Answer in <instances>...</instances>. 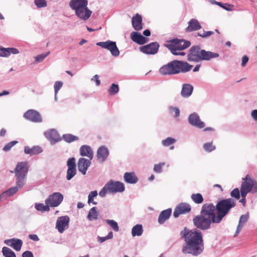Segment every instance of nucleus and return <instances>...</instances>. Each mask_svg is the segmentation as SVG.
<instances>
[{"label":"nucleus","mask_w":257,"mask_h":257,"mask_svg":"<svg viewBox=\"0 0 257 257\" xmlns=\"http://www.w3.org/2000/svg\"><path fill=\"white\" fill-rule=\"evenodd\" d=\"M180 235L185 242L182 248L183 253L198 256L203 252L204 242L200 231L189 230L185 227L181 231Z\"/></svg>","instance_id":"1"},{"label":"nucleus","mask_w":257,"mask_h":257,"mask_svg":"<svg viewBox=\"0 0 257 257\" xmlns=\"http://www.w3.org/2000/svg\"><path fill=\"white\" fill-rule=\"evenodd\" d=\"M193 65L188 62L174 60L162 66L159 69V73L163 75H171L180 73H186L190 71Z\"/></svg>","instance_id":"2"},{"label":"nucleus","mask_w":257,"mask_h":257,"mask_svg":"<svg viewBox=\"0 0 257 257\" xmlns=\"http://www.w3.org/2000/svg\"><path fill=\"white\" fill-rule=\"evenodd\" d=\"M87 5L88 0H71L69 3V6L75 11L76 16L83 21L87 20L92 14Z\"/></svg>","instance_id":"3"},{"label":"nucleus","mask_w":257,"mask_h":257,"mask_svg":"<svg viewBox=\"0 0 257 257\" xmlns=\"http://www.w3.org/2000/svg\"><path fill=\"white\" fill-rule=\"evenodd\" d=\"M27 161L20 162L17 163L15 169L16 177V186L19 188H22L26 183V178L28 173L29 168Z\"/></svg>","instance_id":"4"},{"label":"nucleus","mask_w":257,"mask_h":257,"mask_svg":"<svg viewBox=\"0 0 257 257\" xmlns=\"http://www.w3.org/2000/svg\"><path fill=\"white\" fill-rule=\"evenodd\" d=\"M216 206L217 213L221 221L230 209L236 206V201L231 198L224 199L218 201Z\"/></svg>","instance_id":"5"},{"label":"nucleus","mask_w":257,"mask_h":257,"mask_svg":"<svg viewBox=\"0 0 257 257\" xmlns=\"http://www.w3.org/2000/svg\"><path fill=\"white\" fill-rule=\"evenodd\" d=\"M200 214L210 219L213 223H219L221 222L216 211V206L212 203L204 204L201 207Z\"/></svg>","instance_id":"6"},{"label":"nucleus","mask_w":257,"mask_h":257,"mask_svg":"<svg viewBox=\"0 0 257 257\" xmlns=\"http://www.w3.org/2000/svg\"><path fill=\"white\" fill-rule=\"evenodd\" d=\"M194 226L197 229L202 230H206L210 228L213 222L208 218L206 217L201 214L195 216L193 218Z\"/></svg>","instance_id":"7"},{"label":"nucleus","mask_w":257,"mask_h":257,"mask_svg":"<svg viewBox=\"0 0 257 257\" xmlns=\"http://www.w3.org/2000/svg\"><path fill=\"white\" fill-rule=\"evenodd\" d=\"M96 45L109 50L111 55L113 57H117L120 54L119 50L116 46L115 42L107 40L105 42H97Z\"/></svg>","instance_id":"8"},{"label":"nucleus","mask_w":257,"mask_h":257,"mask_svg":"<svg viewBox=\"0 0 257 257\" xmlns=\"http://www.w3.org/2000/svg\"><path fill=\"white\" fill-rule=\"evenodd\" d=\"M243 180L240 187L242 189L248 192L255 193L257 192V182L254 179L246 175L245 178H243Z\"/></svg>","instance_id":"9"},{"label":"nucleus","mask_w":257,"mask_h":257,"mask_svg":"<svg viewBox=\"0 0 257 257\" xmlns=\"http://www.w3.org/2000/svg\"><path fill=\"white\" fill-rule=\"evenodd\" d=\"M63 200V195L60 192H54L50 195L45 200V203L50 206L55 207L58 206Z\"/></svg>","instance_id":"10"},{"label":"nucleus","mask_w":257,"mask_h":257,"mask_svg":"<svg viewBox=\"0 0 257 257\" xmlns=\"http://www.w3.org/2000/svg\"><path fill=\"white\" fill-rule=\"evenodd\" d=\"M106 184L108 188V192L110 193H121L125 189L124 184L119 181L110 180Z\"/></svg>","instance_id":"11"},{"label":"nucleus","mask_w":257,"mask_h":257,"mask_svg":"<svg viewBox=\"0 0 257 257\" xmlns=\"http://www.w3.org/2000/svg\"><path fill=\"white\" fill-rule=\"evenodd\" d=\"M68 169L66 173V179L69 181L71 180L76 174V164L75 158L72 157L68 159L67 162Z\"/></svg>","instance_id":"12"},{"label":"nucleus","mask_w":257,"mask_h":257,"mask_svg":"<svg viewBox=\"0 0 257 257\" xmlns=\"http://www.w3.org/2000/svg\"><path fill=\"white\" fill-rule=\"evenodd\" d=\"M69 221V217L67 215L60 216L58 218L56 221V228L60 233H63L64 230L68 228Z\"/></svg>","instance_id":"13"},{"label":"nucleus","mask_w":257,"mask_h":257,"mask_svg":"<svg viewBox=\"0 0 257 257\" xmlns=\"http://www.w3.org/2000/svg\"><path fill=\"white\" fill-rule=\"evenodd\" d=\"M159 47V44L157 42H155L141 47L140 50L145 54L154 55L157 53Z\"/></svg>","instance_id":"14"},{"label":"nucleus","mask_w":257,"mask_h":257,"mask_svg":"<svg viewBox=\"0 0 257 257\" xmlns=\"http://www.w3.org/2000/svg\"><path fill=\"white\" fill-rule=\"evenodd\" d=\"M201 49L199 46H192L189 51L187 55V60L189 61H200V53Z\"/></svg>","instance_id":"15"},{"label":"nucleus","mask_w":257,"mask_h":257,"mask_svg":"<svg viewBox=\"0 0 257 257\" xmlns=\"http://www.w3.org/2000/svg\"><path fill=\"white\" fill-rule=\"evenodd\" d=\"M24 117L33 122H41L42 118L39 112L34 109L27 110L24 114Z\"/></svg>","instance_id":"16"},{"label":"nucleus","mask_w":257,"mask_h":257,"mask_svg":"<svg viewBox=\"0 0 257 257\" xmlns=\"http://www.w3.org/2000/svg\"><path fill=\"white\" fill-rule=\"evenodd\" d=\"M188 120L190 124L197 128H203L205 126L204 123L200 120L199 116L196 112L190 114Z\"/></svg>","instance_id":"17"},{"label":"nucleus","mask_w":257,"mask_h":257,"mask_svg":"<svg viewBox=\"0 0 257 257\" xmlns=\"http://www.w3.org/2000/svg\"><path fill=\"white\" fill-rule=\"evenodd\" d=\"M44 136L51 145H54L61 140L57 131L55 129H51L45 132Z\"/></svg>","instance_id":"18"},{"label":"nucleus","mask_w":257,"mask_h":257,"mask_svg":"<svg viewBox=\"0 0 257 257\" xmlns=\"http://www.w3.org/2000/svg\"><path fill=\"white\" fill-rule=\"evenodd\" d=\"M109 154V150L105 146H100L97 149L96 153V157L98 161L100 163H103L106 160Z\"/></svg>","instance_id":"19"},{"label":"nucleus","mask_w":257,"mask_h":257,"mask_svg":"<svg viewBox=\"0 0 257 257\" xmlns=\"http://www.w3.org/2000/svg\"><path fill=\"white\" fill-rule=\"evenodd\" d=\"M91 160L84 158H80L78 161V169L83 175H85L88 167L91 165Z\"/></svg>","instance_id":"20"},{"label":"nucleus","mask_w":257,"mask_h":257,"mask_svg":"<svg viewBox=\"0 0 257 257\" xmlns=\"http://www.w3.org/2000/svg\"><path fill=\"white\" fill-rule=\"evenodd\" d=\"M5 243L11 246L17 251H20L23 244V241L20 239L12 238L5 240Z\"/></svg>","instance_id":"21"},{"label":"nucleus","mask_w":257,"mask_h":257,"mask_svg":"<svg viewBox=\"0 0 257 257\" xmlns=\"http://www.w3.org/2000/svg\"><path fill=\"white\" fill-rule=\"evenodd\" d=\"M172 209L171 208L164 210L160 213L158 221L159 224H164L165 221L168 220L172 213Z\"/></svg>","instance_id":"22"},{"label":"nucleus","mask_w":257,"mask_h":257,"mask_svg":"<svg viewBox=\"0 0 257 257\" xmlns=\"http://www.w3.org/2000/svg\"><path fill=\"white\" fill-rule=\"evenodd\" d=\"M132 40L139 45H143L147 42V39L138 32H133L131 34Z\"/></svg>","instance_id":"23"},{"label":"nucleus","mask_w":257,"mask_h":257,"mask_svg":"<svg viewBox=\"0 0 257 257\" xmlns=\"http://www.w3.org/2000/svg\"><path fill=\"white\" fill-rule=\"evenodd\" d=\"M200 52V61H208L212 58L218 57L219 56V54L217 53H214L211 51H207L203 49H202Z\"/></svg>","instance_id":"24"},{"label":"nucleus","mask_w":257,"mask_h":257,"mask_svg":"<svg viewBox=\"0 0 257 257\" xmlns=\"http://www.w3.org/2000/svg\"><path fill=\"white\" fill-rule=\"evenodd\" d=\"M201 26L199 21L195 19H191L188 22V26L186 28V32H191L200 30Z\"/></svg>","instance_id":"25"},{"label":"nucleus","mask_w":257,"mask_h":257,"mask_svg":"<svg viewBox=\"0 0 257 257\" xmlns=\"http://www.w3.org/2000/svg\"><path fill=\"white\" fill-rule=\"evenodd\" d=\"M18 53H19V51L17 48H4L0 46V57H8L11 54H17Z\"/></svg>","instance_id":"26"},{"label":"nucleus","mask_w":257,"mask_h":257,"mask_svg":"<svg viewBox=\"0 0 257 257\" xmlns=\"http://www.w3.org/2000/svg\"><path fill=\"white\" fill-rule=\"evenodd\" d=\"M193 86L190 84H183L181 91V95L184 98H188L192 94Z\"/></svg>","instance_id":"27"},{"label":"nucleus","mask_w":257,"mask_h":257,"mask_svg":"<svg viewBox=\"0 0 257 257\" xmlns=\"http://www.w3.org/2000/svg\"><path fill=\"white\" fill-rule=\"evenodd\" d=\"M132 25L135 30L140 31L143 29L142 17L139 14H136L132 18Z\"/></svg>","instance_id":"28"},{"label":"nucleus","mask_w":257,"mask_h":257,"mask_svg":"<svg viewBox=\"0 0 257 257\" xmlns=\"http://www.w3.org/2000/svg\"><path fill=\"white\" fill-rule=\"evenodd\" d=\"M249 218V214L247 213L245 214L241 215L240 216L239 222L236 228V231L234 234V236H236L240 232L244 224L248 221Z\"/></svg>","instance_id":"29"},{"label":"nucleus","mask_w":257,"mask_h":257,"mask_svg":"<svg viewBox=\"0 0 257 257\" xmlns=\"http://www.w3.org/2000/svg\"><path fill=\"white\" fill-rule=\"evenodd\" d=\"M80 154L81 156L87 157L90 160L93 157V152L91 147L87 145H83L80 148Z\"/></svg>","instance_id":"30"},{"label":"nucleus","mask_w":257,"mask_h":257,"mask_svg":"<svg viewBox=\"0 0 257 257\" xmlns=\"http://www.w3.org/2000/svg\"><path fill=\"white\" fill-rule=\"evenodd\" d=\"M42 148L39 146H33L32 148H30L29 146H25L24 148L25 154H28L30 156L38 155L42 153Z\"/></svg>","instance_id":"31"},{"label":"nucleus","mask_w":257,"mask_h":257,"mask_svg":"<svg viewBox=\"0 0 257 257\" xmlns=\"http://www.w3.org/2000/svg\"><path fill=\"white\" fill-rule=\"evenodd\" d=\"M175 40L177 51L183 50L188 48L191 45V43L189 41L184 39H178L177 38H175Z\"/></svg>","instance_id":"32"},{"label":"nucleus","mask_w":257,"mask_h":257,"mask_svg":"<svg viewBox=\"0 0 257 257\" xmlns=\"http://www.w3.org/2000/svg\"><path fill=\"white\" fill-rule=\"evenodd\" d=\"M124 181L129 184H135L138 181V178L133 172H126L124 174Z\"/></svg>","instance_id":"33"},{"label":"nucleus","mask_w":257,"mask_h":257,"mask_svg":"<svg viewBox=\"0 0 257 257\" xmlns=\"http://www.w3.org/2000/svg\"><path fill=\"white\" fill-rule=\"evenodd\" d=\"M143 233V228L142 224H136L132 229V235L133 237L141 236Z\"/></svg>","instance_id":"34"},{"label":"nucleus","mask_w":257,"mask_h":257,"mask_svg":"<svg viewBox=\"0 0 257 257\" xmlns=\"http://www.w3.org/2000/svg\"><path fill=\"white\" fill-rule=\"evenodd\" d=\"M175 39H173L168 41L167 44H164L165 47L167 48L173 55L175 54L177 51L176 44H175Z\"/></svg>","instance_id":"35"},{"label":"nucleus","mask_w":257,"mask_h":257,"mask_svg":"<svg viewBox=\"0 0 257 257\" xmlns=\"http://www.w3.org/2000/svg\"><path fill=\"white\" fill-rule=\"evenodd\" d=\"M98 213L96 210V208L93 207L89 211L87 218L90 221L96 220L98 219Z\"/></svg>","instance_id":"36"},{"label":"nucleus","mask_w":257,"mask_h":257,"mask_svg":"<svg viewBox=\"0 0 257 257\" xmlns=\"http://www.w3.org/2000/svg\"><path fill=\"white\" fill-rule=\"evenodd\" d=\"M177 207L182 214L187 213L189 212L191 209V206L189 204L186 203H181Z\"/></svg>","instance_id":"37"},{"label":"nucleus","mask_w":257,"mask_h":257,"mask_svg":"<svg viewBox=\"0 0 257 257\" xmlns=\"http://www.w3.org/2000/svg\"><path fill=\"white\" fill-rule=\"evenodd\" d=\"M2 253L5 257H16L14 251L10 248L6 246L3 247Z\"/></svg>","instance_id":"38"},{"label":"nucleus","mask_w":257,"mask_h":257,"mask_svg":"<svg viewBox=\"0 0 257 257\" xmlns=\"http://www.w3.org/2000/svg\"><path fill=\"white\" fill-rule=\"evenodd\" d=\"M105 221L111 227L112 229L115 232L119 231V226L116 221L112 219H105Z\"/></svg>","instance_id":"39"},{"label":"nucleus","mask_w":257,"mask_h":257,"mask_svg":"<svg viewBox=\"0 0 257 257\" xmlns=\"http://www.w3.org/2000/svg\"><path fill=\"white\" fill-rule=\"evenodd\" d=\"M192 200L196 204H201L203 201V197L200 193L192 194L191 196Z\"/></svg>","instance_id":"40"},{"label":"nucleus","mask_w":257,"mask_h":257,"mask_svg":"<svg viewBox=\"0 0 257 257\" xmlns=\"http://www.w3.org/2000/svg\"><path fill=\"white\" fill-rule=\"evenodd\" d=\"M62 139L67 143H71L78 140V138L72 134H64L62 136Z\"/></svg>","instance_id":"41"},{"label":"nucleus","mask_w":257,"mask_h":257,"mask_svg":"<svg viewBox=\"0 0 257 257\" xmlns=\"http://www.w3.org/2000/svg\"><path fill=\"white\" fill-rule=\"evenodd\" d=\"M18 191V187H11L9 189H7L5 191H4L1 195L4 196L6 195L7 196H11L16 193Z\"/></svg>","instance_id":"42"},{"label":"nucleus","mask_w":257,"mask_h":257,"mask_svg":"<svg viewBox=\"0 0 257 257\" xmlns=\"http://www.w3.org/2000/svg\"><path fill=\"white\" fill-rule=\"evenodd\" d=\"M49 205H44L43 203H36L35 208L42 212L49 211L50 210Z\"/></svg>","instance_id":"43"},{"label":"nucleus","mask_w":257,"mask_h":257,"mask_svg":"<svg viewBox=\"0 0 257 257\" xmlns=\"http://www.w3.org/2000/svg\"><path fill=\"white\" fill-rule=\"evenodd\" d=\"M175 139L168 137L162 142V145L165 147H168L175 142Z\"/></svg>","instance_id":"44"},{"label":"nucleus","mask_w":257,"mask_h":257,"mask_svg":"<svg viewBox=\"0 0 257 257\" xmlns=\"http://www.w3.org/2000/svg\"><path fill=\"white\" fill-rule=\"evenodd\" d=\"M113 232L111 231H110L108 232V234L105 236L100 237L98 236V240L99 242L102 243L107 239H112L113 238Z\"/></svg>","instance_id":"45"},{"label":"nucleus","mask_w":257,"mask_h":257,"mask_svg":"<svg viewBox=\"0 0 257 257\" xmlns=\"http://www.w3.org/2000/svg\"><path fill=\"white\" fill-rule=\"evenodd\" d=\"M18 143L17 141H13L7 143L3 148V150L5 152L9 151L11 148Z\"/></svg>","instance_id":"46"},{"label":"nucleus","mask_w":257,"mask_h":257,"mask_svg":"<svg viewBox=\"0 0 257 257\" xmlns=\"http://www.w3.org/2000/svg\"><path fill=\"white\" fill-rule=\"evenodd\" d=\"M119 91L118 85L113 83L108 89V92L110 95H113L117 93Z\"/></svg>","instance_id":"47"},{"label":"nucleus","mask_w":257,"mask_h":257,"mask_svg":"<svg viewBox=\"0 0 257 257\" xmlns=\"http://www.w3.org/2000/svg\"><path fill=\"white\" fill-rule=\"evenodd\" d=\"M231 198H233L235 199H239L240 198V191L238 188H236L232 190L230 193Z\"/></svg>","instance_id":"48"},{"label":"nucleus","mask_w":257,"mask_h":257,"mask_svg":"<svg viewBox=\"0 0 257 257\" xmlns=\"http://www.w3.org/2000/svg\"><path fill=\"white\" fill-rule=\"evenodd\" d=\"M203 149L208 152H210L215 149V146L212 143H207L203 145Z\"/></svg>","instance_id":"49"},{"label":"nucleus","mask_w":257,"mask_h":257,"mask_svg":"<svg viewBox=\"0 0 257 257\" xmlns=\"http://www.w3.org/2000/svg\"><path fill=\"white\" fill-rule=\"evenodd\" d=\"M34 4L38 8H42L47 6L46 0H34Z\"/></svg>","instance_id":"50"},{"label":"nucleus","mask_w":257,"mask_h":257,"mask_svg":"<svg viewBox=\"0 0 257 257\" xmlns=\"http://www.w3.org/2000/svg\"><path fill=\"white\" fill-rule=\"evenodd\" d=\"M63 83L61 81H56L54 87V92L56 94H57L58 93L59 90L61 89V88L62 87Z\"/></svg>","instance_id":"51"},{"label":"nucleus","mask_w":257,"mask_h":257,"mask_svg":"<svg viewBox=\"0 0 257 257\" xmlns=\"http://www.w3.org/2000/svg\"><path fill=\"white\" fill-rule=\"evenodd\" d=\"M165 165L164 163H160L158 164H155L154 167V171L156 173H160L162 172V167Z\"/></svg>","instance_id":"52"},{"label":"nucleus","mask_w":257,"mask_h":257,"mask_svg":"<svg viewBox=\"0 0 257 257\" xmlns=\"http://www.w3.org/2000/svg\"><path fill=\"white\" fill-rule=\"evenodd\" d=\"M49 52L45 54H40L35 57V61L37 62H42L44 59L49 55Z\"/></svg>","instance_id":"53"},{"label":"nucleus","mask_w":257,"mask_h":257,"mask_svg":"<svg viewBox=\"0 0 257 257\" xmlns=\"http://www.w3.org/2000/svg\"><path fill=\"white\" fill-rule=\"evenodd\" d=\"M214 34L213 31H203V33L202 34L200 33H197V36L202 37V38H206L208 36H211Z\"/></svg>","instance_id":"54"},{"label":"nucleus","mask_w":257,"mask_h":257,"mask_svg":"<svg viewBox=\"0 0 257 257\" xmlns=\"http://www.w3.org/2000/svg\"><path fill=\"white\" fill-rule=\"evenodd\" d=\"M108 192V188L107 187V185L105 184L104 186L101 189L99 192V195L101 197H104L106 196L107 192Z\"/></svg>","instance_id":"55"},{"label":"nucleus","mask_w":257,"mask_h":257,"mask_svg":"<svg viewBox=\"0 0 257 257\" xmlns=\"http://www.w3.org/2000/svg\"><path fill=\"white\" fill-rule=\"evenodd\" d=\"M22 257H34V255L32 251L27 250L23 253Z\"/></svg>","instance_id":"56"},{"label":"nucleus","mask_w":257,"mask_h":257,"mask_svg":"<svg viewBox=\"0 0 257 257\" xmlns=\"http://www.w3.org/2000/svg\"><path fill=\"white\" fill-rule=\"evenodd\" d=\"M232 7L233 5L228 4H223V7H222V8L227 11H232V9L231 8Z\"/></svg>","instance_id":"57"},{"label":"nucleus","mask_w":257,"mask_h":257,"mask_svg":"<svg viewBox=\"0 0 257 257\" xmlns=\"http://www.w3.org/2000/svg\"><path fill=\"white\" fill-rule=\"evenodd\" d=\"M248 57L247 56L245 55L243 56V57L242 58L241 66L242 67H244L246 65V64L248 61Z\"/></svg>","instance_id":"58"},{"label":"nucleus","mask_w":257,"mask_h":257,"mask_svg":"<svg viewBox=\"0 0 257 257\" xmlns=\"http://www.w3.org/2000/svg\"><path fill=\"white\" fill-rule=\"evenodd\" d=\"M182 214L181 212L178 209V207H176L175 209V210L173 212V216L175 218L178 217L180 214Z\"/></svg>","instance_id":"59"},{"label":"nucleus","mask_w":257,"mask_h":257,"mask_svg":"<svg viewBox=\"0 0 257 257\" xmlns=\"http://www.w3.org/2000/svg\"><path fill=\"white\" fill-rule=\"evenodd\" d=\"M248 193H249L248 191H246L242 189H240V196H241V198H245Z\"/></svg>","instance_id":"60"},{"label":"nucleus","mask_w":257,"mask_h":257,"mask_svg":"<svg viewBox=\"0 0 257 257\" xmlns=\"http://www.w3.org/2000/svg\"><path fill=\"white\" fill-rule=\"evenodd\" d=\"M171 109H172V110H173L175 112L174 116L175 117H179L180 115V110H179V108H178L177 107H174V108L172 107Z\"/></svg>","instance_id":"61"},{"label":"nucleus","mask_w":257,"mask_h":257,"mask_svg":"<svg viewBox=\"0 0 257 257\" xmlns=\"http://www.w3.org/2000/svg\"><path fill=\"white\" fill-rule=\"evenodd\" d=\"M98 195L97 191L96 190L91 191L88 197H91L93 199H94V197H96Z\"/></svg>","instance_id":"62"},{"label":"nucleus","mask_w":257,"mask_h":257,"mask_svg":"<svg viewBox=\"0 0 257 257\" xmlns=\"http://www.w3.org/2000/svg\"><path fill=\"white\" fill-rule=\"evenodd\" d=\"M251 115L253 119L257 121V109L253 110L251 111Z\"/></svg>","instance_id":"63"},{"label":"nucleus","mask_w":257,"mask_h":257,"mask_svg":"<svg viewBox=\"0 0 257 257\" xmlns=\"http://www.w3.org/2000/svg\"><path fill=\"white\" fill-rule=\"evenodd\" d=\"M93 79H95V82H96V85L97 86H99L100 84V80L99 79V76L97 74H96L94 76H93V78L92 79V80H93Z\"/></svg>","instance_id":"64"}]
</instances>
